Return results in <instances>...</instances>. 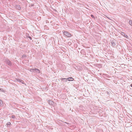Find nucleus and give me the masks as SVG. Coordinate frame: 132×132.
Segmentation results:
<instances>
[{
    "mask_svg": "<svg viewBox=\"0 0 132 132\" xmlns=\"http://www.w3.org/2000/svg\"><path fill=\"white\" fill-rule=\"evenodd\" d=\"M63 34L65 36L68 37H70L71 36V34H70L67 31H64L63 32Z\"/></svg>",
    "mask_w": 132,
    "mask_h": 132,
    "instance_id": "obj_1",
    "label": "nucleus"
},
{
    "mask_svg": "<svg viewBox=\"0 0 132 132\" xmlns=\"http://www.w3.org/2000/svg\"><path fill=\"white\" fill-rule=\"evenodd\" d=\"M116 42V40L113 39L111 41V45L113 46H114L116 45L115 42Z\"/></svg>",
    "mask_w": 132,
    "mask_h": 132,
    "instance_id": "obj_2",
    "label": "nucleus"
},
{
    "mask_svg": "<svg viewBox=\"0 0 132 132\" xmlns=\"http://www.w3.org/2000/svg\"><path fill=\"white\" fill-rule=\"evenodd\" d=\"M124 37H125L126 39H124L126 40L127 41L128 40L130 39V37H128L127 35L124 34Z\"/></svg>",
    "mask_w": 132,
    "mask_h": 132,
    "instance_id": "obj_3",
    "label": "nucleus"
},
{
    "mask_svg": "<svg viewBox=\"0 0 132 132\" xmlns=\"http://www.w3.org/2000/svg\"><path fill=\"white\" fill-rule=\"evenodd\" d=\"M35 73L36 72L37 73H39L40 72V70L38 69L35 68Z\"/></svg>",
    "mask_w": 132,
    "mask_h": 132,
    "instance_id": "obj_4",
    "label": "nucleus"
},
{
    "mask_svg": "<svg viewBox=\"0 0 132 132\" xmlns=\"http://www.w3.org/2000/svg\"><path fill=\"white\" fill-rule=\"evenodd\" d=\"M48 103L49 104L51 105H53L54 104V102L50 100H48Z\"/></svg>",
    "mask_w": 132,
    "mask_h": 132,
    "instance_id": "obj_5",
    "label": "nucleus"
},
{
    "mask_svg": "<svg viewBox=\"0 0 132 132\" xmlns=\"http://www.w3.org/2000/svg\"><path fill=\"white\" fill-rule=\"evenodd\" d=\"M7 63L9 65H11V61L9 60L6 61Z\"/></svg>",
    "mask_w": 132,
    "mask_h": 132,
    "instance_id": "obj_6",
    "label": "nucleus"
},
{
    "mask_svg": "<svg viewBox=\"0 0 132 132\" xmlns=\"http://www.w3.org/2000/svg\"><path fill=\"white\" fill-rule=\"evenodd\" d=\"M16 8L17 9L20 10L21 9V7L19 5H17L16 6Z\"/></svg>",
    "mask_w": 132,
    "mask_h": 132,
    "instance_id": "obj_7",
    "label": "nucleus"
},
{
    "mask_svg": "<svg viewBox=\"0 0 132 132\" xmlns=\"http://www.w3.org/2000/svg\"><path fill=\"white\" fill-rule=\"evenodd\" d=\"M67 79L69 81H72L73 80V78L72 77H69Z\"/></svg>",
    "mask_w": 132,
    "mask_h": 132,
    "instance_id": "obj_8",
    "label": "nucleus"
},
{
    "mask_svg": "<svg viewBox=\"0 0 132 132\" xmlns=\"http://www.w3.org/2000/svg\"><path fill=\"white\" fill-rule=\"evenodd\" d=\"M16 80H17L18 81L21 82L22 83H23V81L22 80H21V79H16Z\"/></svg>",
    "mask_w": 132,
    "mask_h": 132,
    "instance_id": "obj_9",
    "label": "nucleus"
},
{
    "mask_svg": "<svg viewBox=\"0 0 132 132\" xmlns=\"http://www.w3.org/2000/svg\"><path fill=\"white\" fill-rule=\"evenodd\" d=\"M30 71L31 72H35V68L34 69H30Z\"/></svg>",
    "mask_w": 132,
    "mask_h": 132,
    "instance_id": "obj_10",
    "label": "nucleus"
},
{
    "mask_svg": "<svg viewBox=\"0 0 132 132\" xmlns=\"http://www.w3.org/2000/svg\"><path fill=\"white\" fill-rule=\"evenodd\" d=\"M129 24L130 25L132 26V21H131V20L129 21Z\"/></svg>",
    "mask_w": 132,
    "mask_h": 132,
    "instance_id": "obj_11",
    "label": "nucleus"
},
{
    "mask_svg": "<svg viewBox=\"0 0 132 132\" xmlns=\"http://www.w3.org/2000/svg\"><path fill=\"white\" fill-rule=\"evenodd\" d=\"M3 104V102L2 101L0 100V105H2Z\"/></svg>",
    "mask_w": 132,
    "mask_h": 132,
    "instance_id": "obj_12",
    "label": "nucleus"
},
{
    "mask_svg": "<svg viewBox=\"0 0 132 132\" xmlns=\"http://www.w3.org/2000/svg\"><path fill=\"white\" fill-rule=\"evenodd\" d=\"M11 124V123L10 122H9L7 123V126H8L9 125H10Z\"/></svg>",
    "mask_w": 132,
    "mask_h": 132,
    "instance_id": "obj_13",
    "label": "nucleus"
},
{
    "mask_svg": "<svg viewBox=\"0 0 132 132\" xmlns=\"http://www.w3.org/2000/svg\"><path fill=\"white\" fill-rule=\"evenodd\" d=\"M61 80H66V78H61Z\"/></svg>",
    "mask_w": 132,
    "mask_h": 132,
    "instance_id": "obj_14",
    "label": "nucleus"
},
{
    "mask_svg": "<svg viewBox=\"0 0 132 132\" xmlns=\"http://www.w3.org/2000/svg\"><path fill=\"white\" fill-rule=\"evenodd\" d=\"M91 16L93 18H94V17L93 15L92 14L91 15Z\"/></svg>",
    "mask_w": 132,
    "mask_h": 132,
    "instance_id": "obj_15",
    "label": "nucleus"
},
{
    "mask_svg": "<svg viewBox=\"0 0 132 132\" xmlns=\"http://www.w3.org/2000/svg\"><path fill=\"white\" fill-rule=\"evenodd\" d=\"M12 117L13 118H14L15 117V116L14 115H12Z\"/></svg>",
    "mask_w": 132,
    "mask_h": 132,
    "instance_id": "obj_16",
    "label": "nucleus"
},
{
    "mask_svg": "<svg viewBox=\"0 0 132 132\" xmlns=\"http://www.w3.org/2000/svg\"><path fill=\"white\" fill-rule=\"evenodd\" d=\"M67 79H66V80H63V81H65V82H67Z\"/></svg>",
    "mask_w": 132,
    "mask_h": 132,
    "instance_id": "obj_17",
    "label": "nucleus"
},
{
    "mask_svg": "<svg viewBox=\"0 0 132 132\" xmlns=\"http://www.w3.org/2000/svg\"><path fill=\"white\" fill-rule=\"evenodd\" d=\"M124 34V32H122L121 33V34L123 36H124V35H123V34Z\"/></svg>",
    "mask_w": 132,
    "mask_h": 132,
    "instance_id": "obj_18",
    "label": "nucleus"
},
{
    "mask_svg": "<svg viewBox=\"0 0 132 132\" xmlns=\"http://www.w3.org/2000/svg\"><path fill=\"white\" fill-rule=\"evenodd\" d=\"M29 38H30V39L31 40L32 39L31 38V37H29Z\"/></svg>",
    "mask_w": 132,
    "mask_h": 132,
    "instance_id": "obj_19",
    "label": "nucleus"
},
{
    "mask_svg": "<svg viewBox=\"0 0 132 132\" xmlns=\"http://www.w3.org/2000/svg\"><path fill=\"white\" fill-rule=\"evenodd\" d=\"M34 4H31V6H34Z\"/></svg>",
    "mask_w": 132,
    "mask_h": 132,
    "instance_id": "obj_20",
    "label": "nucleus"
},
{
    "mask_svg": "<svg viewBox=\"0 0 132 132\" xmlns=\"http://www.w3.org/2000/svg\"><path fill=\"white\" fill-rule=\"evenodd\" d=\"M130 86L131 87H132V84H130Z\"/></svg>",
    "mask_w": 132,
    "mask_h": 132,
    "instance_id": "obj_21",
    "label": "nucleus"
},
{
    "mask_svg": "<svg viewBox=\"0 0 132 132\" xmlns=\"http://www.w3.org/2000/svg\"><path fill=\"white\" fill-rule=\"evenodd\" d=\"M68 44H70H70H71V43H68Z\"/></svg>",
    "mask_w": 132,
    "mask_h": 132,
    "instance_id": "obj_22",
    "label": "nucleus"
},
{
    "mask_svg": "<svg viewBox=\"0 0 132 132\" xmlns=\"http://www.w3.org/2000/svg\"><path fill=\"white\" fill-rule=\"evenodd\" d=\"M65 123H66L67 124H68V123H67V122H65Z\"/></svg>",
    "mask_w": 132,
    "mask_h": 132,
    "instance_id": "obj_23",
    "label": "nucleus"
}]
</instances>
